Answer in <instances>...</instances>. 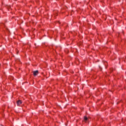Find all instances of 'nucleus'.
<instances>
[{"mask_svg": "<svg viewBox=\"0 0 126 126\" xmlns=\"http://www.w3.org/2000/svg\"><path fill=\"white\" fill-rule=\"evenodd\" d=\"M17 105L18 106H19V105L22 104V101H21V100H17Z\"/></svg>", "mask_w": 126, "mask_h": 126, "instance_id": "obj_2", "label": "nucleus"}, {"mask_svg": "<svg viewBox=\"0 0 126 126\" xmlns=\"http://www.w3.org/2000/svg\"><path fill=\"white\" fill-rule=\"evenodd\" d=\"M33 75L34 76H36V75H38V73H39V71L38 70H35L33 71Z\"/></svg>", "mask_w": 126, "mask_h": 126, "instance_id": "obj_1", "label": "nucleus"}, {"mask_svg": "<svg viewBox=\"0 0 126 126\" xmlns=\"http://www.w3.org/2000/svg\"><path fill=\"white\" fill-rule=\"evenodd\" d=\"M99 68H101V66H99Z\"/></svg>", "mask_w": 126, "mask_h": 126, "instance_id": "obj_4", "label": "nucleus"}, {"mask_svg": "<svg viewBox=\"0 0 126 126\" xmlns=\"http://www.w3.org/2000/svg\"><path fill=\"white\" fill-rule=\"evenodd\" d=\"M88 120V118H87L86 116L84 117V121L86 122V121Z\"/></svg>", "mask_w": 126, "mask_h": 126, "instance_id": "obj_3", "label": "nucleus"}]
</instances>
